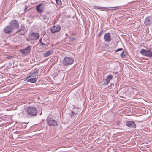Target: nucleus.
Segmentation results:
<instances>
[{"label": "nucleus", "instance_id": "obj_29", "mask_svg": "<svg viewBox=\"0 0 152 152\" xmlns=\"http://www.w3.org/2000/svg\"><path fill=\"white\" fill-rule=\"evenodd\" d=\"M46 4H47V6H48L49 7H52V6H51V5L49 3H47Z\"/></svg>", "mask_w": 152, "mask_h": 152}, {"label": "nucleus", "instance_id": "obj_23", "mask_svg": "<svg viewBox=\"0 0 152 152\" xmlns=\"http://www.w3.org/2000/svg\"><path fill=\"white\" fill-rule=\"evenodd\" d=\"M126 55V53L124 51H123L120 54L121 57L123 58H125Z\"/></svg>", "mask_w": 152, "mask_h": 152}, {"label": "nucleus", "instance_id": "obj_30", "mask_svg": "<svg viewBox=\"0 0 152 152\" xmlns=\"http://www.w3.org/2000/svg\"><path fill=\"white\" fill-rule=\"evenodd\" d=\"M28 8V6H26L25 8L24 9V11H26L27 10V9Z\"/></svg>", "mask_w": 152, "mask_h": 152}, {"label": "nucleus", "instance_id": "obj_26", "mask_svg": "<svg viewBox=\"0 0 152 152\" xmlns=\"http://www.w3.org/2000/svg\"><path fill=\"white\" fill-rule=\"evenodd\" d=\"M103 29H102L100 31L98 34H97V36L98 37H100L101 36V35L102 34V33L103 32Z\"/></svg>", "mask_w": 152, "mask_h": 152}, {"label": "nucleus", "instance_id": "obj_11", "mask_svg": "<svg viewBox=\"0 0 152 152\" xmlns=\"http://www.w3.org/2000/svg\"><path fill=\"white\" fill-rule=\"evenodd\" d=\"M13 30V28L10 25L6 26L4 29V31L5 33L7 34L10 33Z\"/></svg>", "mask_w": 152, "mask_h": 152}, {"label": "nucleus", "instance_id": "obj_22", "mask_svg": "<svg viewBox=\"0 0 152 152\" xmlns=\"http://www.w3.org/2000/svg\"><path fill=\"white\" fill-rule=\"evenodd\" d=\"M37 81V79L35 78H32L29 79L27 80V81L28 82H30L31 83H34Z\"/></svg>", "mask_w": 152, "mask_h": 152}, {"label": "nucleus", "instance_id": "obj_21", "mask_svg": "<svg viewBox=\"0 0 152 152\" xmlns=\"http://www.w3.org/2000/svg\"><path fill=\"white\" fill-rule=\"evenodd\" d=\"M38 70H36L35 72L31 73L30 75L28 76V77H33L36 76L38 72Z\"/></svg>", "mask_w": 152, "mask_h": 152}, {"label": "nucleus", "instance_id": "obj_7", "mask_svg": "<svg viewBox=\"0 0 152 152\" xmlns=\"http://www.w3.org/2000/svg\"><path fill=\"white\" fill-rule=\"evenodd\" d=\"M26 28L24 25H22L17 32L19 33V34L20 35H23L26 32Z\"/></svg>", "mask_w": 152, "mask_h": 152}, {"label": "nucleus", "instance_id": "obj_36", "mask_svg": "<svg viewBox=\"0 0 152 152\" xmlns=\"http://www.w3.org/2000/svg\"><path fill=\"white\" fill-rule=\"evenodd\" d=\"M118 91H117V93L118 94Z\"/></svg>", "mask_w": 152, "mask_h": 152}, {"label": "nucleus", "instance_id": "obj_4", "mask_svg": "<svg viewBox=\"0 0 152 152\" xmlns=\"http://www.w3.org/2000/svg\"><path fill=\"white\" fill-rule=\"evenodd\" d=\"M47 123L48 125L51 126L55 127L58 125V124L57 122L51 118H48L47 119Z\"/></svg>", "mask_w": 152, "mask_h": 152}, {"label": "nucleus", "instance_id": "obj_13", "mask_svg": "<svg viewBox=\"0 0 152 152\" xmlns=\"http://www.w3.org/2000/svg\"><path fill=\"white\" fill-rule=\"evenodd\" d=\"M104 40L107 42H109L111 40V37L110 33H105L104 35Z\"/></svg>", "mask_w": 152, "mask_h": 152}, {"label": "nucleus", "instance_id": "obj_14", "mask_svg": "<svg viewBox=\"0 0 152 152\" xmlns=\"http://www.w3.org/2000/svg\"><path fill=\"white\" fill-rule=\"evenodd\" d=\"M144 23L146 26H149L152 23V18L150 17H147L144 21Z\"/></svg>", "mask_w": 152, "mask_h": 152}, {"label": "nucleus", "instance_id": "obj_12", "mask_svg": "<svg viewBox=\"0 0 152 152\" xmlns=\"http://www.w3.org/2000/svg\"><path fill=\"white\" fill-rule=\"evenodd\" d=\"M39 34L37 33H32L30 35L31 40H37L39 38Z\"/></svg>", "mask_w": 152, "mask_h": 152}, {"label": "nucleus", "instance_id": "obj_17", "mask_svg": "<svg viewBox=\"0 0 152 152\" xmlns=\"http://www.w3.org/2000/svg\"><path fill=\"white\" fill-rule=\"evenodd\" d=\"M78 114L77 113L74 111H72L71 113L70 117L72 119H76L77 118Z\"/></svg>", "mask_w": 152, "mask_h": 152}, {"label": "nucleus", "instance_id": "obj_34", "mask_svg": "<svg viewBox=\"0 0 152 152\" xmlns=\"http://www.w3.org/2000/svg\"><path fill=\"white\" fill-rule=\"evenodd\" d=\"M117 125H118L119 124H120V122H117Z\"/></svg>", "mask_w": 152, "mask_h": 152}, {"label": "nucleus", "instance_id": "obj_32", "mask_svg": "<svg viewBox=\"0 0 152 152\" xmlns=\"http://www.w3.org/2000/svg\"><path fill=\"white\" fill-rule=\"evenodd\" d=\"M12 57V56H8L7 57V58L8 59H11Z\"/></svg>", "mask_w": 152, "mask_h": 152}, {"label": "nucleus", "instance_id": "obj_28", "mask_svg": "<svg viewBox=\"0 0 152 152\" xmlns=\"http://www.w3.org/2000/svg\"><path fill=\"white\" fill-rule=\"evenodd\" d=\"M123 50V49L122 48H120L118 49L117 50H116V52H118L119 51H121Z\"/></svg>", "mask_w": 152, "mask_h": 152}, {"label": "nucleus", "instance_id": "obj_33", "mask_svg": "<svg viewBox=\"0 0 152 152\" xmlns=\"http://www.w3.org/2000/svg\"><path fill=\"white\" fill-rule=\"evenodd\" d=\"M114 85V83H111L110 84V86H113Z\"/></svg>", "mask_w": 152, "mask_h": 152}, {"label": "nucleus", "instance_id": "obj_19", "mask_svg": "<svg viewBox=\"0 0 152 152\" xmlns=\"http://www.w3.org/2000/svg\"><path fill=\"white\" fill-rule=\"evenodd\" d=\"M41 17L45 21L47 22L49 19V17L48 16L45 14H42L41 15Z\"/></svg>", "mask_w": 152, "mask_h": 152}, {"label": "nucleus", "instance_id": "obj_25", "mask_svg": "<svg viewBox=\"0 0 152 152\" xmlns=\"http://www.w3.org/2000/svg\"><path fill=\"white\" fill-rule=\"evenodd\" d=\"M110 8H113L112 9L113 10H117L119 9L120 8V7L119 6H116L114 7H111Z\"/></svg>", "mask_w": 152, "mask_h": 152}, {"label": "nucleus", "instance_id": "obj_18", "mask_svg": "<svg viewBox=\"0 0 152 152\" xmlns=\"http://www.w3.org/2000/svg\"><path fill=\"white\" fill-rule=\"evenodd\" d=\"M94 8L95 9L99 10H108V9L106 7L98 6H94Z\"/></svg>", "mask_w": 152, "mask_h": 152}, {"label": "nucleus", "instance_id": "obj_24", "mask_svg": "<svg viewBox=\"0 0 152 152\" xmlns=\"http://www.w3.org/2000/svg\"><path fill=\"white\" fill-rule=\"evenodd\" d=\"M56 4L58 5H61L62 4V2L61 0H56Z\"/></svg>", "mask_w": 152, "mask_h": 152}, {"label": "nucleus", "instance_id": "obj_2", "mask_svg": "<svg viewBox=\"0 0 152 152\" xmlns=\"http://www.w3.org/2000/svg\"><path fill=\"white\" fill-rule=\"evenodd\" d=\"M74 60L72 58L66 56L63 59L62 63L63 65L67 66L72 64Z\"/></svg>", "mask_w": 152, "mask_h": 152}, {"label": "nucleus", "instance_id": "obj_31", "mask_svg": "<svg viewBox=\"0 0 152 152\" xmlns=\"http://www.w3.org/2000/svg\"><path fill=\"white\" fill-rule=\"evenodd\" d=\"M50 11H47V12H46L45 14L46 15L49 14L50 13Z\"/></svg>", "mask_w": 152, "mask_h": 152}, {"label": "nucleus", "instance_id": "obj_16", "mask_svg": "<svg viewBox=\"0 0 152 152\" xmlns=\"http://www.w3.org/2000/svg\"><path fill=\"white\" fill-rule=\"evenodd\" d=\"M54 52L53 50H50L46 52V53H44L43 56L45 57H48L50 55L52 54Z\"/></svg>", "mask_w": 152, "mask_h": 152}, {"label": "nucleus", "instance_id": "obj_1", "mask_svg": "<svg viewBox=\"0 0 152 152\" xmlns=\"http://www.w3.org/2000/svg\"><path fill=\"white\" fill-rule=\"evenodd\" d=\"M28 113L30 115L35 116L37 114V110L35 107L30 106L27 108Z\"/></svg>", "mask_w": 152, "mask_h": 152}, {"label": "nucleus", "instance_id": "obj_35", "mask_svg": "<svg viewBox=\"0 0 152 152\" xmlns=\"http://www.w3.org/2000/svg\"><path fill=\"white\" fill-rule=\"evenodd\" d=\"M66 36H67V34H66Z\"/></svg>", "mask_w": 152, "mask_h": 152}, {"label": "nucleus", "instance_id": "obj_5", "mask_svg": "<svg viewBox=\"0 0 152 152\" xmlns=\"http://www.w3.org/2000/svg\"><path fill=\"white\" fill-rule=\"evenodd\" d=\"M61 28V27L59 25H57L51 27L50 29L51 33L55 34L59 31Z\"/></svg>", "mask_w": 152, "mask_h": 152}, {"label": "nucleus", "instance_id": "obj_6", "mask_svg": "<svg viewBox=\"0 0 152 152\" xmlns=\"http://www.w3.org/2000/svg\"><path fill=\"white\" fill-rule=\"evenodd\" d=\"M10 26L13 28V29H17L19 27V24L18 21L14 20L11 21L10 23Z\"/></svg>", "mask_w": 152, "mask_h": 152}, {"label": "nucleus", "instance_id": "obj_10", "mask_svg": "<svg viewBox=\"0 0 152 152\" xmlns=\"http://www.w3.org/2000/svg\"><path fill=\"white\" fill-rule=\"evenodd\" d=\"M45 7V5L42 4H39L36 6V9L39 13H42Z\"/></svg>", "mask_w": 152, "mask_h": 152}, {"label": "nucleus", "instance_id": "obj_9", "mask_svg": "<svg viewBox=\"0 0 152 152\" xmlns=\"http://www.w3.org/2000/svg\"><path fill=\"white\" fill-rule=\"evenodd\" d=\"M31 50V47L29 45L25 49L21 50H20V52L23 54L25 55L28 54Z\"/></svg>", "mask_w": 152, "mask_h": 152}, {"label": "nucleus", "instance_id": "obj_8", "mask_svg": "<svg viewBox=\"0 0 152 152\" xmlns=\"http://www.w3.org/2000/svg\"><path fill=\"white\" fill-rule=\"evenodd\" d=\"M126 125L131 128L135 129L136 125L135 122L132 121H129L126 122Z\"/></svg>", "mask_w": 152, "mask_h": 152}, {"label": "nucleus", "instance_id": "obj_20", "mask_svg": "<svg viewBox=\"0 0 152 152\" xmlns=\"http://www.w3.org/2000/svg\"><path fill=\"white\" fill-rule=\"evenodd\" d=\"M39 46H43V47L44 48H45L48 46V43H44L42 42L41 38L39 39Z\"/></svg>", "mask_w": 152, "mask_h": 152}, {"label": "nucleus", "instance_id": "obj_15", "mask_svg": "<svg viewBox=\"0 0 152 152\" xmlns=\"http://www.w3.org/2000/svg\"><path fill=\"white\" fill-rule=\"evenodd\" d=\"M113 77V75H110L107 76L106 79L104 81V84L106 85H107L110 82V81L111 80Z\"/></svg>", "mask_w": 152, "mask_h": 152}, {"label": "nucleus", "instance_id": "obj_3", "mask_svg": "<svg viewBox=\"0 0 152 152\" xmlns=\"http://www.w3.org/2000/svg\"><path fill=\"white\" fill-rule=\"evenodd\" d=\"M140 53L143 56L150 58L152 57V52L149 50L142 49L140 50Z\"/></svg>", "mask_w": 152, "mask_h": 152}, {"label": "nucleus", "instance_id": "obj_27", "mask_svg": "<svg viewBox=\"0 0 152 152\" xmlns=\"http://www.w3.org/2000/svg\"><path fill=\"white\" fill-rule=\"evenodd\" d=\"M69 39H70V40L71 41H73L74 40H75V38L72 37H69Z\"/></svg>", "mask_w": 152, "mask_h": 152}]
</instances>
